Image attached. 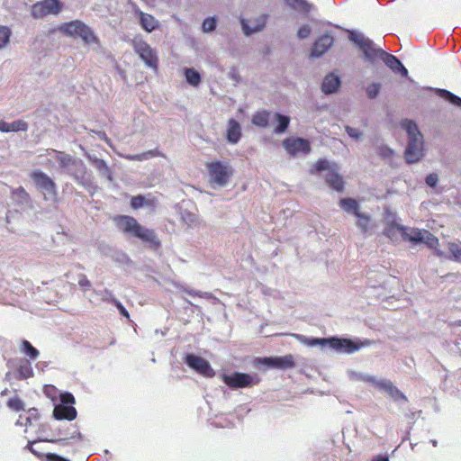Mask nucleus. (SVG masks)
Segmentation results:
<instances>
[{"mask_svg": "<svg viewBox=\"0 0 461 461\" xmlns=\"http://www.w3.org/2000/svg\"><path fill=\"white\" fill-rule=\"evenodd\" d=\"M190 295H199V296H203L202 294H198L197 292H194V291H188L187 292Z\"/></svg>", "mask_w": 461, "mask_h": 461, "instance_id": "obj_64", "label": "nucleus"}, {"mask_svg": "<svg viewBox=\"0 0 461 461\" xmlns=\"http://www.w3.org/2000/svg\"><path fill=\"white\" fill-rule=\"evenodd\" d=\"M47 156L49 157L48 160L50 162L52 160L58 162L59 168L62 173H65L70 163L75 160V158H73L71 155L56 149L48 150Z\"/></svg>", "mask_w": 461, "mask_h": 461, "instance_id": "obj_17", "label": "nucleus"}, {"mask_svg": "<svg viewBox=\"0 0 461 461\" xmlns=\"http://www.w3.org/2000/svg\"><path fill=\"white\" fill-rule=\"evenodd\" d=\"M65 174L70 176L78 185L82 186L87 187L91 184V181L87 176L86 167L85 163L79 158H75V160L70 163Z\"/></svg>", "mask_w": 461, "mask_h": 461, "instance_id": "obj_11", "label": "nucleus"}, {"mask_svg": "<svg viewBox=\"0 0 461 461\" xmlns=\"http://www.w3.org/2000/svg\"><path fill=\"white\" fill-rule=\"evenodd\" d=\"M286 5L294 10L304 14H309L314 9V6L307 0H285Z\"/></svg>", "mask_w": 461, "mask_h": 461, "instance_id": "obj_28", "label": "nucleus"}, {"mask_svg": "<svg viewBox=\"0 0 461 461\" xmlns=\"http://www.w3.org/2000/svg\"><path fill=\"white\" fill-rule=\"evenodd\" d=\"M134 50L148 68L158 70V56L156 51L145 41H139L134 43Z\"/></svg>", "mask_w": 461, "mask_h": 461, "instance_id": "obj_10", "label": "nucleus"}, {"mask_svg": "<svg viewBox=\"0 0 461 461\" xmlns=\"http://www.w3.org/2000/svg\"><path fill=\"white\" fill-rule=\"evenodd\" d=\"M241 127L240 124L234 119H230L228 122L227 128V140L231 144H236L240 140Z\"/></svg>", "mask_w": 461, "mask_h": 461, "instance_id": "obj_24", "label": "nucleus"}, {"mask_svg": "<svg viewBox=\"0 0 461 461\" xmlns=\"http://www.w3.org/2000/svg\"><path fill=\"white\" fill-rule=\"evenodd\" d=\"M97 135L98 137L101 139V140H105L108 144H110V140L107 138L105 132L104 131H98L97 132Z\"/></svg>", "mask_w": 461, "mask_h": 461, "instance_id": "obj_61", "label": "nucleus"}, {"mask_svg": "<svg viewBox=\"0 0 461 461\" xmlns=\"http://www.w3.org/2000/svg\"><path fill=\"white\" fill-rule=\"evenodd\" d=\"M283 147L294 157L306 155L311 151L310 142L303 138H287L283 140Z\"/></svg>", "mask_w": 461, "mask_h": 461, "instance_id": "obj_12", "label": "nucleus"}, {"mask_svg": "<svg viewBox=\"0 0 461 461\" xmlns=\"http://www.w3.org/2000/svg\"><path fill=\"white\" fill-rule=\"evenodd\" d=\"M78 285L82 289L86 290L90 288L91 283L85 275H80L78 276Z\"/></svg>", "mask_w": 461, "mask_h": 461, "instance_id": "obj_56", "label": "nucleus"}, {"mask_svg": "<svg viewBox=\"0 0 461 461\" xmlns=\"http://www.w3.org/2000/svg\"><path fill=\"white\" fill-rule=\"evenodd\" d=\"M28 414L29 416L25 417L24 420H26L27 422H29L30 424L32 423V419H35L38 415V411L34 408L32 409H30L28 411Z\"/></svg>", "mask_w": 461, "mask_h": 461, "instance_id": "obj_57", "label": "nucleus"}, {"mask_svg": "<svg viewBox=\"0 0 461 461\" xmlns=\"http://www.w3.org/2000/svg\"><path fill=\"white\" fill-rule=\"evenodd\" d=\"M401 127L406 131L408 141L404 151V158L408 164L420 161L425 155L423 135L417 124L411 120H402Z\"/></svg>", "mask_w": 461, "mask_h": 461, "instance_id": "obj_2", "label": "nucleus"}, {"mask_svg": "<svg viewBox=\"0 0 461 461\" xmlns=\"http://www.w3.org/2000/svg\"><path fill=\"white\" fill-rule=\"evenodd\" d=\"M356 217L357 218V226L361 230L362 233H369L373 228L371 215L369 213L360 212Z\"/></svg>", "mask_w": 461, "mask_h": 461, "instance_id": "obj_29", "label": "nucleus"}, {"mask_svg": "<svg viewBox=\"0 0 461 461\" xmlns=\"http://www.w3.org/2000/svg\"><path fill=\"white\" fill-rule=\"evenodd\" d=\"M86 43H97L98 39L93 32V31L84 23L83 28H81L78 35Z\"/></svg>", "mask_w": 461, "mask_h": 461, "instance_id": "obj_34", "label": "nucleus"}, {"mask_svg": "<svg viewBox=\"0 0 461 461\" xmlns=\"http://www.w3.org/2000/svg\"><path fill=\"white\" fill-rule=\"evenodd\" d=\"M311 32H312V29H311V27H310L309 25H307V24H306V25H303V26H302V27L298 30V32H297V37H298L299 39H302V40L306 39V38H308V37H309V35L311 34Z\"/></svg>", "mask_w": 461, "mask_h": 461, "instance_id": "obj_54", "label": "nucleus"}, {"mask_svg": "<svg viewBox=\"0 0 461 461\" xmlns=\"http://www.w3.org/2000/svg\"><path fill=\"white\" fill-rule=\"evenodd\" d=\"M333 37L330 34L321 36L313 44L311 55L319 58L323 55L333 44Z\"/></svg>", "mask_w": 461, "mask_h": 461, "instance_id": "obj_18", "label": "nucleus"}, {"mask_svg": "<svg viewBox=\"0 0 461 461\" xmlns=\"http://www.w3.org/2000/svg\"><path fill=\"white\" fill-rule=\"evenodd\" d=\"M217 20L214 16L207 17L203 22L202 30L204 33H210L215 30Z\"/></svg>", "mask_w": 461, "mask_h": 461, "instance_id": "obj_43", "label": "nucleus"}, {"mask_svg": "<svg viewBox=\"0 0 461 461\" xmlns=\"http://www.w3.org/2000/svg\"><path fill=\"white\" fill-rule=\"evenodd\" d=\"M448 250L451 253V259L461 262V242H449Z\"/></svg>", "mask_w": 461, "mask_h": 461, "instance_id": "obj_41", "label": "nucleus"}, {"mask_svg": "<svg viewBox=\"0 0 461 461\" xmlns=\"http://www.w3.org/2000/svg\"><path fill=\"white\" fill-rule=\"evenodd\" d=\"M348 39L363 51L365 59L371 63H375L376 59H381L393 72L402 63L395 56L375 47L374 42L360 32L350 31Z\"/></svg>", "mask_w": 461, "mask_h": 461, "instance_id": "obj_1", "label": "nucleus"}, {"mask_svg": "<svg viewBox=\"0 0 461 461\" xmlns=\"http://www.w3.org/2000/svg\"><path fill=\"white\" fill-rule=\"evenodd\" d=\"M366 384L373 385L379 391L386 392L389 394V396L395 401L401 399L404 401L407 400L405 395L402 393H401L390 380L386 378H378L375 375H368Z\"/></svg>", "mask_w": 461, "mask_h": 461, "instance_id": "obj_8", "label": "nucleus"}, {"mask_svg": "<svg viewBox=\"0 0 461 461\" xmlns=\"http://www.w3.org/2000/svg\"><path fill=\"white\" fill-rule=\"evenodd\" d=\"M209 183L212 187H224L233 175V169L228 162L212 161L207 163Z\"/></svg>", "mask_w": 461, "mask_h": 461, "instance_id": "obj_4", "label": "nucleus"}, {"mask_svg": "<svg viewBox=\"0 0 461 461\" xmlns=\"http://www.w3.org/2000/svg\"><path fill=\"white\" fill-rule=\"evenodd\" d=\"M436 93L438 96L441 98H444L445 100L448 101L450 104L461 107V97L454 95L453 93L446 90V89H436Z\"/></svg>", "mask_w": 461, "mask_h": 461, "instance_id": "obj_33", "label": "nucleus"}, {"mask_svg": "<svg viewBox=\"0 0 461 461\" xmlns=\"http://www.w3.org/2000/svg\"><path fill=\"white\" fill-rule=\"evenodd\" d=\"M30 176L36 188L43 194L46 201H56L58 195L56 184L46 173L36 169Z\"/></svg>", "mask_w": 461, "mask_h": 461, "instance_id": "obj_5", "label": "nucleus"}, {"mask_svg": "<svg viewBox=\"0 0 461 461\" xmlns=\"http://www.w3.org/2000/svg\"><path fill=\"white\" fill-rule=\"evenodd\" d=\"M160 155H161L160 151L158 149H150V150L142 152L140 154L122 155V157H123L124 158L131 160V161H134V160L143 161V160H149L150 158L158 157Z\"/></svg>", "mask_w": 461, "mask_h": 461, "instance_id": "obj_31", "label": "nucleus"}, {"mask_svg": "<svg viewBox=\"0 0 461 461\" xmlns=\"http://www.w3.org/2000/svg\"><path fill=\"white\" fill-rule=\"evenodd\" d=\"M28 424H30L29 422H27L26 420L23 421V418L22 415H20L19 419L17 420L16 421V425L17 426H27Z\"/></svg>", "mask_w": 461, "mask_h": 461, "instance_id": "obj_62", "label": "nucleus"}, {"mask_svg": "<svg viewBox=\"0 0 461 461\" xmlns=\"http://www.w3.org/2000/svg\"><path fill=\"white\" fill-rule=\"evenodd\" d=\"M7 406L16 411L23 410L24 404L18 397L11 398L7 401Z\"/></svg>", "mask_w": 461, "mask_h": 461, "instance_id": "obj_48", "label": "nucleus"}, {"mask_svg": "<svg viewBox=\"0 0 461 461\" xmlns=\"http://www.w3.org/2000/svg\"><path fill=\"white\" fill-rule=\"evenodd\" d=\"M408 240L413 244H426L429 249H434L436 255L439 258L445 256V253L442 250L437 249V246L438 245V239L429 230L411 229L410 234H408Z\"/></svg>", "mask_w": 461, "mask_h": 461, "instance_id": "obj_6", "label": "nucleus"}, {"mask_svg": "<svg viewBox=\"0 0 461 461\" xmlns=\"http://www.w3.org/2000/svg\"><path fill=\"white\" fill-rule=\"evenodd\" d=\"M339 206L347 213L353 214L354 216H357L361 212L359 203L352 198L340 199Z\"/></svg>", "mask_w": 461, "mask_h": 461, "instance_id": "obj_27", "label": "nucleus"}, {"mask_svg": "<svg viewBox=\"0 0 461 461\" xmlns=\"http://www.w3.org/2000/svg\"><path fill=\"white\" fill-rule=\"evenodd\" d=\"M116 260L123 263V262L128 261L129 258L124 253H121V254H119L118 258H116Z\"/></svg>", "mask_w": 461, "mask_h": 461, "instance_id": "obj_60", "label": "nucleus"}, {"mask_svg": "<svg viewBox=\"0 0 461 461\" xmlns=\"http://www.w3.org/2000/svg\"><path fill=\"white\" fill-rule=\"evenodd\" d=\"M62 4L59 0H43L32 6V15L35 19L49 14H58L61 11Z\"/></svg>", "mask_w": 461, "mask_h": 461, "instance_id": "obj_9", "label": "nucleus"}, {"mask_svg": "<svg viewBox=\"0 0 461 461\" xmlns=\"http://www.w3.org/2000/svg\"><path fill=\"white\" fill-rule=\"evenodd\" d=\"M117 228L126 235L139 238L143 241L158 245L153 230L141 226L133 217L120 215L115 219Z\"/></svg>", "mask_w": 461, "mask_h": 461, "instance_id": "obj_3", "label": "nucleus"}, {"mask_svg": "<svg viewBox=\"0 0 461 461\" xmlns=\"http://www.w3.org/2000/svg\"><path fill=\"white\" fill-rule=\"evenodd\" d=\"M348 378L351 381L363 382L366 384L368 374L360 373L353 370L348 371Z\"/></svg>", "mask_w": 461, "mask_h": 461, "instance_id": "obj_46", "label": "nucleus"}, {"mask_svg": "<svg viewBox=\"0 0 461 461\" xmlns=\"http://www.w3.org/2000/svg\"><path fill=\"white\" fill-rule=\"evenodd\" d=\"M222 381L231 389L251 387L258 383V379L256 376L240 372L222 375Z\"/></svg>", "mask_w": 461, "mask_h": 461, "instance_id": "obj_7", "label": "nucleus"}, {"mask_svg": "<svg viewBox=\"0 0 461 461\" xmlns=\"http://www.w3.org/2000/svg\"><path fill=\"white\" fill-rule=\"evenodd\" d=\"M426 184L430 187H435L438 182V176L435 173L429 174L425 179Z\"/></svg>", "mask_w": 461, "mask_h": 461, "instance_id": "obj_55", "label": "nucleus"}, {"mask_svg": "<svg viewBox=\"0 0 461 461\" xmlns=\"http://www.w3.org/2000/svg\"><path fill=\"white\" fill-rule=\"evenodd\" d=\"M377 150H378V154L382 158H387V159L392 158L394 154L393 150L386 145L378 146Z\"/></svg>", "mask_w": 461, "mask_h": 461, "instance_id": "obj_49", "label": "nucleus"}, {"mask_svg": "<svg viewBox=\"0 0 461 461\" xmlns=\"http://www.w3.org/2000/svg\"><path fill=\"white\" fill-rule=\"evenodd\" d=\"M332 167H333L330 166L329 161H327L325 159L318 160L317 163H316V166H315L316 170L319 171V172H321V171L329 172V170L332 169Z\"/></svg>", "mask_w": 461, "mask_h": 461, "instance_id": "obj_53", "label": "nucleus"}, {"mask_svg": "<svg viewBox=\"0 0 461 461\" xmlns=\"http://www.w3.org/2000/svg\"><path fill=\"white\" fill-rule=\"evenodd\" d=\"M185 364L204 376H213L214 375L209 362L201 357L194 354H187L185 356Z\"/></svg>", "mask_w": 461, "mask_h": 461, "instance_id": "obj_14", "label": "nucleus"}, {"mask_svg": "<svg viewBox=\"0 0 461 461\" xmlns=\"http://www.w3.org/2000/svg\"><path fill=\"white\" fill-rule=\"evenodd\" d=\"M341 81L338 75L335 73L328 74L321 84V91L325 95L334 94L338 91L340 86Z\"/></svg>", "mask_w": 461, "mask_h": 461, "instance_id": "obj_20", "label": "nucleus"}, {"mask_svg": "<svg viewBox=\"0 0 461 461\" xmlns=\"http://www.w3.org/2000/svg\"><path fill=\"white\" fill-rule=\"evenodd\" d=\"M63 458L64 457H62L57 454H52V453H50L46 456L47 461H63Z\"/></svg>", "mask_w": 461, "mask_h": 461, "instance_id": "obj_58", "label": "nucleus"}, {"mask_svg": "<svg viewBox=\"0 0 461 461\" xmlns=\"http://www.w3.org/2000/svg\"><path fill=\"white\" fill-rule=\"evenodd\" d=\"M11 31L5 26H0V49H3L10 41Z\"/></svg>", "mask_w": 461, "mask_h": 461, "instance_id": "obj_44", "label": "nucleus"}, {"mask_svg": "<svg viewBox=\"0 0 461 461\" xmlns=\"http://www.w3.org/2000/svg\"><path fill=\"white\" fill-rule=\"evenodd\" d=\"M257 361L268 367L276 369H289L294 366V360L292 355L258 358Z\"/></svg>", "mask_w": 461, "mask_h": 461, "instance_id": "obj_15", "label": "nucleus"}, {"mask_svg": "<svg viewBox=\"0 0 461 461\" xmlns=\"http://www.w3.org/2000/svg\"><path fill=\"white\" fill-rule=\"evenodd\" d=\"M267 16L266 15H260L258 17H256L254 19L247 20L242 18L240 20L242 31L245 35L249 36L252 33L260 32L263 30V28L266 25Z\"/></svg>", "mask_w": 461, "mask_h": 461, "instance_id": "obj_16", "label": "nucleus"}, {"mask_svg": "<svg viewBox=\"0 0 461 461\" xmlns=\"http://www.w3.org/2000/svg\"><path fill=\"white\" fill-rule=\"evenodd\" d=\"M136 13L140 16V25L148 32H151L158 26V21L151 14L137 10Z\"/></svg>", "mask_w": 461, "mask_h": 461, "instance_id": "obj_25", "label": "nucleus"}, {"mask_svg": "<svg viewBox=\"0 0 461 461\" xmlns=\"http://www.w3.org/2000/svg\"><path fill=\"white\" fill-rule=\"evenodd\" d=\"M104 295L103 297L104 300H106L108 298H111L112 302L114 303V305L117 307V309L119 310L120 313L127 318H129V313L127 312V310L123 307V305L122 304L121 302H119L117 299L113 298V294H112V292H110L109 290L105 289L104 291Z\"/></svg>", "mask_w": 461, "mask_h": 461, "instance_id": "obj_42", "label": "nucleus"}, {"mask_svg": "<svg viewBox=\"0 0 461 461\" xmlns=\"http://www.w3.org/2000/svg\"><path fill=\"white\" fill-rule=\"evenodd\" d=\"M91 164L95 167L101 176L105 177L109 181H112L113 176L110 167L107 163L96 157H89Z\"/></svg>", "mask_w": 461, "mask_h": 461, "instance_id": "obj_26", "label": "nucleus"}, {"mask_svg": "<svg viewBox=\"0 0 461 461\" xmlns=\"http://www.w3.org/2000/svg\"><path fill=\"white\" fill-rule=\"evenodd\" d=\"M329 346L339 353L353 354L358 351L363 344L348 339L330 338Z\"/></svg>", "mask_w": 461, "mask_h": 461, "instance_id": "obj_13", "label": "nucleus"}, {"mask_svg": "<svg viewBox=\"0 0 461 461\" xmlns=\"http://www.w3.org/2000/svg\"><path fill=\"white\" fill-rule=\"evenodd\" d=\"M183 221L190 227L196 226L198 223V218L195 214L185 212L182 213Z\"/></svg>", "mask_w": 461, "mask_h": 461, "instance_id": "obj_47", "label": "nucleus"}, {"mask_svg": "<svg viewBox=\"0 0 461 461\" xmlns=\"http://www.w3.org/2000/svg\"><path fill=\"white\" fill-rule=\"evenodd\" d=\"M75 403L74 396L69 393H64L60 394V403L65 404L67 406H71V404Z\"/></svg>", "mask_w": 461, "mask_h": 461, "instance_id": "obj_52", "label": "nucleus"}, {"mask_svg": "<svg viewBox=\"0 0 461 461\" xmlns=\"http://www.w3.org/2000/svg\"><path fill=\"white\" fill-rule=\"evenodd\" d=\"M21 351L32 359H36L40 355L39 350L25 339L22 341Z\"/></svg>", "mask_w": 461, "mask_h": 461, "instance_id": "obj_40", "label": "nucleus"}, {"mask_svg": "<svg viewBox=\"0 0 461 461\" xmlns=\"http://www.w3.org/2000/svg\"><path fill=\"white\" fill-rule=\"evenodd\" d=\"M13 198L20 204L28 203L30 195L23 187H18L12 191Z\"/></svg>", "mask_w": 461, "mask_h": 461, "instance_id": "obj_39", "label": "nucleus"}, {"mask_svg": "<svg viewBox=\"0 0 461 461\" xmlns=\"http://www.w3.org/2000/svg\"><path fill=\"white\" fill-rule=\"evenodd\" d=\"M293 336L296 337L298 340L304 343L307 346L314 347V346H321L326 347L330 344V339H315V338H307L303 335H295Z\"/></svg>", "mask_w": 461, "mask_h": 461, "instance_id": "obj_32", "label": "nucleus"}, {"mask_svg": "<svg viewBox=\"0 0 461 461\" xmlns=\"http://www.w3.org/2000/svg\"><path fill=\"white\" fill-rule=\"evenodd\" d=\"M326 183L338 192H341L344 188V182L342 176L339 174L338 169L332 167L325 175Z\"/></svg>", "mask_w": 461, "mask_h": 461, "instance_id": "obj_22", "label": "nucleus"}, {"mask_svg": "<svg viewBox=\"0 0 461 461\" xmlns=\"http://www.w3.org/2000/svg\"><path fill=\"white\" fill-rule=\"evenodd\" d=\"M185 77L187 83L192 86H198L201 83L200 73L194 68H185Z\"/></svg>", "mask_w": 461, "mask_h": 461, "instance_id": "obj_36", "label": "nucleus"}, {"mask_svg": "<svg viewBox=\"0 0 461 461\" xmlns=\"http://www.w3.org/2000/svg\"><path fill=\"white\" fill-rule=\"evenodd\" d=\"M394 72L401 74L402 77L408 76V70L402 63Z\"/></svg>", "mask_w": 461, "mask_h": 461, "instance_id": "obj_59", "label": "nucleus"}, {"mask_svg": "<svg viewBox=\"0 0 461 461\" xmlns=\"http://www.w3.org/2000/svg\"><path fill=\"white\" fill-rule=\"evenodd\" d=\"M270 113L263 111L255 113L252 117V123L258 127H267L268 125Z\"/></svg>", "mask_w": 461, "mask_h": 461, "instance_id": "obj_37", "label": "nucleus"}, {"mask_svg": "<svg viewBox=\"0 0 461 461\" xmlns=\"http://www.w3.org/2000/svg\"><path fill=\"white\" fill-rule=\"evenodd\" d=\"M274 116L278 123L275 128L274 132L276 134L285 132L289 125L290 118L278 113H275Z\"/></svg>", "mask_w": 461, "mask_h": 461, "instance_id": "obj_35", "label": "nucleus"}, {"mask_svg": "<svg viewBox=\"0 0 461 461\" xmlns=\"http://www.w3.org/2000/svg\"><path fill=\"white\" fill-rule=\"evenodd\" d=\"M345 131L354 140H360L363 136V132L360 130L348 125L345 126Z\"/></svg>", "mask_w": 461, "mask_h": 461, "instance_id": "obj_50", "label": "nucleus"}, {"mask_svg": "<svg viewBox=\"0 0 461 461\" xmlns=\"http://www.w3.org/2000/svg\"><path fill=\"white\" fill-rule=\"evenodd\" d=\"M53 416L56 420H73L77 417V410L73 406L58 404L53 410Z\"/></svg>", "mask_w": 461, "mask_h": 461, "instance_id": "obj_21", "label": "nucleus"}, {"mask_svg": "<svg viewBox=\"0 0 461 461\" xmlns=\"http://www.w3.org/2000/svg\"><path fill=\"white\" fill-rule=\"evenodd\" d=\"M372 461H389V458L385 456H377L374 457Z\"/></svg>", "mask_w": 461, "mask_h": 461, "instance_id": "obj_63", "label": "nucleus"}, {"mask_svg": "<svg viewBox=\"0 0 461 461\" xmlns=\"http://www.w3.org/2000/svg\"><path fill=\"white\" fill-rule=\"evenodd\" d=\"M83 25L84 23L79 20H75L62 24L59 29L69 36H77Z\"/></svg>", "mask_w": 461, "mask_h": 461, "instance_id": "obj_30", "label": "nucleus"}, {"mask_svg": "<svg viewBox=\"0 0 461 461\" xmlns=\"http://www.w3.org/2000/svg\"><path fill=\"white\" fill-rule=\"evenodd\" d=\"M19 379L29 378L33 375V370L28 360H23L18 367Z\"/></svg>", "mask_w": 461, "mask_h": 461, "instance_id": "obj_38", "label": "nucleus"}, {"mask_svg": "<svg viewBox=\"0 0 461 461\" xmlns=\"http://www.w3.org/2000/svg\"><path fill=\"white\" fill-rule=\"evenodd\" d=\"M28 130V123L23 120H17L13 122L0 121V131L2 132H18Z\"/></svg>", "mask_w": 461, "mask_h": 461, "instance_id": "obj_23", "label": "nucleus"}, {"mask_svg": "<svg viewBox=\"0 0 461 461\" xmlns=\"http://www.w3.org/2000/svg\"><path fill=\"white\" fill-rule=\"evenodd\" d=\"M146 199L142 195H137L131 198V205L133 209H139L144 206Z\"/></svg>", "mask_w": 461, "mask_h": 461, "instance_id": "obj_51", "label": "nucleus"}, {"mask_svg": "<svg viewBox=\"0 0 461 461\" xmlns=\"http://www.w3.org/2000/svg\"><path fill=\"white\" fill-rule=\"evenodd\" d=\"M410 230L411 229L392 221L385 227L384 233L393 241L397 240L398 235H401L404 240H408V234H410Z\"/></svg>", "mask_w": 461, "mask_h": 461, "instance_id": "obj_19", "label": "nucleus"}, {"mask_svg": "<svg viewBox=\"0 0 461 461\" xmlns=\"http://www.w3.org/2000/svg\"><path fill=\"white\" fill-rule=\"evenodd\" d=\"M381 85L379 83H372L366 88V93L368 98L375 99L380 92Z\"/></svg>", "mask_w": 461, "mask_h": 461, "instance_id": "obj_45", "label": "nucleus"}]
</instances>
